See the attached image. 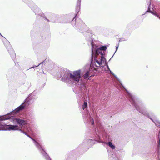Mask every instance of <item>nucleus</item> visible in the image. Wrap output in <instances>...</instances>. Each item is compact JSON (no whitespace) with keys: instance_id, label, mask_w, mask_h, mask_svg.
Returning <instances> with one entry per match:
<instances>
[{"instance_id":"nucleus-1","label":"nucleus","mask_w":160,"mask_h":160,"mask_svg":"<svg viewBox=\"0 0 160 160\" xmlns=\"http://www.w3.org/2000/svg\"><path fill=\"white\" fill-rule=\"evenodd\" d=\"M107 48L106 46H102L98 47L94 46L92 43V54L91 65L93 67H103L106 65L107 68L105 69L106 71H109L115 78H117L116 76L110 70L108 66L107 63L104 57L105 52Z\"/></svg>"},{"instance_id":"nucleus-23","label":"nucleus","mask_w":160,"mask_h":160,"mask_svg":"<svg viewBox=\"0 0 160 160\" xmlns=\"http://www.w3.org/2000/svg\"><path fill=\"white\" fill-rule=\"evenodd\" d=\"M118 45L116 47V51L118 49Z\"/></svg>"},{"instance_id":"nucleus-8","label":"nucleus","mask_w":160,"mask_h":160,"mask_svg":"<svg viewBox=\"0 0 160 160\" xmlns=\"http://www.w3.org/2000/svg\"><path fill=\"white\" fill-rule=\"evenodd\" d=\"M12 119H13V121L14 122H17L20 125L23 126V125H27V121L25 120L20 119L18 118H14L13 116L11 118Z\"/></svg>"},{"instance_id":"nucleus-16","label":"nucleus","mask_w":160,"mask_h":160,"mask_svg":"<svg viewBox=\"0 0 160 160\" xmlns=\"http://www.w3.org/2000/svg\"><path fill=\"white\" fill-rule=\"evenodd\" d=\"M102 127L101 126L99 127L98 126L97 127V130H96L95 132L96 133V134H97V132H98V133H99L100 134L101 133V130H102L101 129H102Z\"/></svg>"},{"instance_id":"nucleus-18","label":"nucleus","mask_w":160,"mask_h":160,"mask_svg":"<svg viewBox=\"0 0 160 160\" xmlns=\"http://www.w3.org/2000/svg\"><path fill=\"white\" fill-rule=\"evenodd\" d=\"M108 144L113 149L115 148L114 146L112 145V144L111 142H109L108 143Z\"/></svg>"},{"instance_id":"nucleus-14","label":"nucleus","mask_w":160,"mask_h":160,"mask_svg":"<svg viewBox=\"0 0 160 160\" xmlns=\"http://www.w3.org/2000/svg\"><path fill=\"white\" fill-rule=\"evenodd\" d=\"M47 14L48 18L50 19L51 22H55L54 20L55 17L51 13H47Z\"/></svg>"},{"instance_id":"nucleus-12","label":"nucleus","mask_w":160,"mask_h":160,"mask_svg":"<svg viewBox=\"0 0 160 160\" xmlns=\"http://www.w3.org/2000/svg\"><path fill=\"white\" fill-rule=\"evenodd\" d=\"M6 128L9 130H19L20 127L17 125H8L6 126Z\"/></svg>"},{"instance_id":"nucleus-19","label":"nucleus","mask_w":160,"mask_h":160,"mask_svg":"<svg viewBox=\"0 0 160 160\" xmlns=\"http://www.w3.org/2000/svg\"><path fill=\"white\" fill-rule=\"evenodd\" d=\"M126 39L124 38H122L120 39L119 41H126Z\"/></svg>"},{"instance_id":"nucleus-17","label":"nucleus","mask_w":160,"mask_h":160,"mask_svg":"<svg viewBox=\"0 0 160 160\" xmlns=\"http://www.w3.org/2000/svg\"><path fill=\"white\" fill-rule=\"evenodd\" d=\"M87 107V103L86 102H84V103L82 105V108L84 110Z\"/></svg>"},{"instance_id":"nucleus-11","label":"nucleus","mask_w":160,"mask_h":160,"mask_svg":"<svg viewBox=\"0 0 160 160\" xmlns=\"http://www.w3.org/2000/svg\"><path fill=\"white\" fill-rule=\"evenodd\" d=\"M75 26L78 28L80 27V29H81V27H80L81 26H82L84 28H87L85 25L84 23L80 19H78L77 20L76 22L75 23Z\"/></svg>"},{"instance_id":"nucleus-6","label":"nucleus","mask_w":160,"mask_h":160,"mask_svg":"<svg viewBox=\"0 0 160 160\" xmlns=\"http://www.w3.org/2000/svg\"><path fill=\"white\" fill-rule=\"evenodd\" d=\"M19 130L21 132L25 135H26L27 136L29 137L32 140H34L27 133V132H29L30 130H31V128L30 127L28 128L27 126H22L20 127Z\"/></svg>"},{"instance_id":"nucleus-5","label":"nucleus","mask_w":160,"mask_h":160,"mask_svg":"<svg viewBox=\"0 0 160 160\" xmlns=\"http://www.w3.org/2000/svg\"><path fill=\"white\" fill-rule=\"evenodd\" d=\"M3 42L7 50L9 53L11 58L13 60H14L15 57V53L12 48V46L10 44L8 41L5 38L3 37L2 39Z\"/></svg>"},{"instance_id":"nucleus-24","label":"nucleus","mask_w":160,"mask_h":160,"mask_svg":"<svg viewBox=\"0 0 160 160\" xmlns=\"http://www.w3.org/2000/svg\"><path fill=\"white\" fill-rule=\"evenodd\" d=\"M160 141H158V143L159 144H159H160Z\"/></svg>"},{"instance_id":"nucleus-9","label":"nucleus","mask_w":160,"mask_h":160,"mask_svg":"<svg viewBox=\"0 0 160 160\" xmlns=\"http://www.w3.org/2000/svg\"><path fill=\"white\" fill-rule=\"evenodd\" d=\"M147 4L148 5V10L146 12V13L147 12H149L151 13L153 15H155V16L158 18L160 19V17L159 15L157 14L156 13H155L153 12L152 11L150 10V5H151V2L150 0H147Z\"/></svg>"},{"instance_id":"nucleus-20","label":"nucleus","mask_w":160,"mask_h":160,"mask_svg":"<svg viewBox=\"0 0 160 160\" xmlns=\"http://www.w3.org/2000/svg\"><path fill=\"white\" fill-rule=\"evenodd\" d=\"M43 17L45 19V20H46L48 22H50V20L49 19L46 18L45 17Z\"/></svg>"},{"instance_id":"nucleus-4","label":"nucleus","mask_w":160,"mask_h":160,"mask_svg":"<svg viewBox=\"0 0 160 160\" xmlns=\"http://www.w3.org/2000/svg\"><path fill=\"white\" fill-rule=\"evenodd\" d=\"M28 99H26L23 103L17 108L16 109L11 112L10 113L4 115V116H6L7 117H9V118L8 119H7V120L10 119L11 117H12V115H14V114H16L19 111L24 109L25 107L28 106L29 103L28 102Z\"/></svg>"},{"instance_id":"nucleus-2","label":"nucleus","mask_w":160,"mask_h":160,"mask_svg":"<svg viewBox=\"0 0 160 160\" xmlns=\"http://www.w3.org/2000/svg\"><path fill=\"white\" fill-rule=\"evenodd\" d=\"M81 72L80 69L70 72L61 69L57 73L56 77L57 79L59 80L63 75L61 78L62 81L69 84L79 85L81 82Z\"/></svg>"},{"instance_id":"nucleus-27","label":"nucleus","mask_w":160,"mask_h":160,"mask_svg":"<svg viewBox=\"0 0 160 160\" xmlns=\"http://www.w3.org/2000/svg\"><path fill=\"white\" fill-rule=\"evenodd\" d=\"M0 35H1V36H2V35H1V33H0Z\"/></svg>"},{"instance_id":"nucleus-22","label":"nucleus","mask_w":160,"mask_h":160,"mask_svg":"<svg viewBox=\"0 0 160 160\" xmlns=\"http://www.w3.org/2000/svg\"><path fill=\"white\" fill-rule=\"evenodd\" d=\"M158 138H159V140H160V132H159V133Z\"/></svg>"},{"instance_id":"nucleus-3","label":"nucleus","mask_w":160,"mask_h":160,"mask_svg":"<svg viewBox=\"0 0 160 160\" xmlns=\"http://www.w3.org/2000/svg\"><path fill=\"white\" fill-rule=\"evenodd\" d=\"M125 90L127 92V97L129 98L132 104L133 105L136 109L140 113L149 118L156 126L160 127V122L158 119L153 120L149 117L148 113L144 104L139 101L135 97L129 92L126 89H125Z\"/></svg>"},{"instance_id":"nucleus-26","label":"nucleus","mask_w":160,"mask_h":160,"mask_svg":"<svg viewBox=\"0 0 160 160\" xmlns=\"http://www.w3.org/2000/svg\"><path fill=\"white\" fill-rule=\"evenodd\" d=\"M82 32H84L85 31H82Z\"/></svg>"},{"instance_id":"nucleus-25","label":"nucleus","mask_w":160,"mask_h":160,"mask_svg":"<svg viewBox=\"0 0 160 160\" xmlns=\"http://www.w3.org/2000/svg\"><path fill=\"white\" fill-rule=\"evenodd\" d=\"M82 32H84L85 31H82Z\"/></svg>"},{"instance_id":"nucleus-7","label":"nucleus","mask_w":160,"mask_h":160,"mask_svg":"<svg viewBox=\"0 0 160 160\" xmlns=\"http://www.w3.org/2000/svg\"><path fill=\"white\" fill-rule=\"evenodd\" d=\"M34 143L36 146L39 149L40 152L44 156L47 160H51L49 157L43 150L41 146L36 141H34Z\"/></svg>"},{"instance_id":"nucleus-10","label":"nucleus","mask_w":160,"mask_h":160,"mask_svg":"<svg viewBox=\"0 0 160 160\" xmlns=\"http://www.w3.org/2000/svg\"><path fill=\"white\" fill-rule=\"evenodd\" d=\"M81 0H78L77 3V5L76 7V12H77V14L75 17L73 18L72 21V24L73 22H74V20L76 18V16L78 15V13L79 12L80 10V6H81Z\"/></svg>"},{"instance_id":"nucleus-13","label":"nucleus","mask_w":160,"mask_h":160,"mask_svg":"<svg viewBox=\"0 0 160 160\" xmlns=\"http://www.w3.org/2000/svg\"><path fill=\"white\" fill-rule=\"evenodd\" d=\"M88 119L87 118L84 119V121L85 122H88L90 124H93L94 121L93 119L89 116H88Z\"/></svg>"},{"instance_id":"nucleus-15","label":"nucleus","mask_w":160,"mask_h":160,"mask_svg":"<svg viewBox=\"0 0 160 160\" xmlns=\"http://www.w3.org/2000/svg\"><path fill=\"white\" fill-rule=\"evenodd\" d=\"M89 70H88L86 72V73L83 75V77L84 78L86 79L90 75L89 74L90 72V68H88Z\"/></svg>"},{"instance_id":"nucleus-21","label":"nucleus","mask_w":160,"mask_h":160,"mask_svg":"<svg viewBox=\"0 0 160 160\" xmlns=\"http://www.w3.org/2000/svg\"><path fill=\"white\" fill-rule=\"evenodd\" d=\"M43 62H41V63H40V64H39L37 66H33V67H31V68H35V67H37V66H38L39 65H40L41 64V63H42Z\"/></svg>"}]
</instances>
